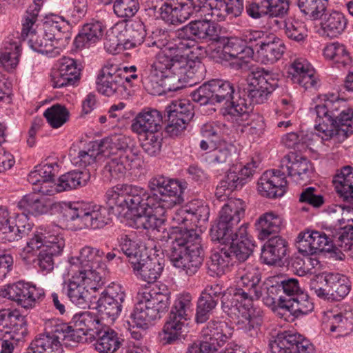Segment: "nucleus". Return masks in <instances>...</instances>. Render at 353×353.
I'll use <instances>...</instances> for the list:
<instances>
[{"instance_id":"obj_64","label":"nucleus","mask_w":353,"mask_h":353,"mask_svg":"<svg viewBox=\"0 0 353 353\" xmlns=\"http://www.w3.org/2000/svg\"><path fill=\"white\" fill-rule=\"evenodd\" d=\"M43 116L52 128H59L68 120L69 112L64 105L57 103L47 108Z\"/></svg>"},{"instance_id":"obj_16","label":"nucleus","mask_w":353,"mask_h":353,"mask_svg":"<svg viewBox=\"0 0 353 353\" xmlns=\"http://www.w3.org/2000/svg\"><path fill=\"white\" fill-rule=\"evenodd\" d=\"M149 286L145 285L139 294L138 303L127 320L131 337L137 341L142 338V334L137 328L147 329L154 319V298Z\"/></svg>"},{"instance_id":"obj_33","label":"nucleus","mask_w":353,"mask_h":353,"mask_svg":"<svg viewBox=\"0 0 353 353\" xmlns=\"http://www.w3.org/2000/svg\"><path fill=\"white\" fill-rule=\"evenodd\" d=\"M97 89L102 94L111 97L124 90V79L118 72L117 65H105L97 79Z\"/></svg>"},{"instance_id":"obj_41","label":"nucleus","mask_w":353,"mask_h":353,"mask_svg":"<svg viewBox=\"0 0 353 353\" xmlns=\"http://www.w3.org/2000/svg\"><path fill=\"white\" fill-rule=\"evenodd\" d=\"M188 32L193 39L208 41H219L217 26L208 19L203 17L202 20H194L181 28V35Z\"/></svg>"},{"instance_id":"obj_27","label":"nucleus","mask_w":353,"mask_h":353,"mask_svg":"<svg viewBox=\"0 0 353 353\" xmlns=\"http://www.w3.org/2000/svg\"><path fill=\"white\" fill-rule=\"evenodd\" d=\"M231 239L216 240L222 244L230 243L228 247V251L232 254L233 259H237L240 262L246 261L252 254L255 247V242L252 236H248V226L246 224H242L238 228L235 233L231 235Z\"/></svg>"},{"instance_id":"obj_11","label":"nucleus","mask_w":353,"mask_h":353,"mask_svg":"<svg viewBox=\"0 0 353 353\" xmlns=\"http://www.w3.org/2000/svg\"><path fill=\"white\" fill-rule=\"evenodd\" d=\"M193 312L192 296L189 293L179 294L174 301L169 319L165 322L163 330L159 333L163 345L171 344L179 339L183 323L190 319Z\"/></svg>"},{"instance_id":"obj_59","label":"nucleus","mask_w":353,"mask_h":353,"mask_svg":"<svg viewBox=\"0 0 353 353\" xmlns=\"http://www.w3.org/2000/svg\"><path fill=\"white\" fill-rule=\"evenodd\" d=\"M284 32L289 39L299 43H303L308 37V31L304 22L292 17L285 19Z\"/></svg>"},{"instance_id":"obj_5","label":"nucleus","mask_w":353,"mask_h":353,"mask_svg":"<svg viewBox=\"0 0 353 353\" xmlns=\"http://www.w3.org/2000/svg\"><path fill=\"white\" fill-rule=\"evenodd\" d=\"M145 234L148 238L150 243L145 246V250H140L139 242L132 238L130 235L122 234L118 239V245L122 252L129 259L133 265L134 270H137L145 285L150 288L154 283V263L151 257V251L154 250V240L153 232H148L144 230Z\"/></svg>"},{"instance_id":"obj_39","label":"nucleus","mask_w":353,"mask_h":353,"mask_svg":"<svg viewBox=\"0 0 353 353\" xmlns=\"http://www.w3.org/2000/svg\"><path fill=\"white\" fill-rule=\"evenodd\" d=\"M288 251V243L281 236L272 237L263 245L261 248V259L267 265L283 264Z\"/></svg>"},{"instance_id":"obj_8","label":"nucleus","mask_w":353,"mask_h":353,"mask_svg":"<svg viewBox=\"0 0 353 353\" xmlns=\"http://www.w3.org/2000/svg\"><path fill=\"white\" fill-rule=\"evenodd\" d=\"M65 217L75 222L77 228L99 229L110 221L109 210L103 206L89 203L74 202L65 204Z\"/></svg>"},{"instance_id":"obj_24","label":"nucleus","mask_w":353,"mask_h":353,"mask_svg":"<svg viewBox=\"0 0 353 353\" xmlns=\"http://www.w3.org/2000/svg\"><path fill=\"white\" fill-rule=\"evenodd\" d=\"M125 293L118 285L108 287L97 301L96 308L101 319L112 323L121 311V303L124 301Z\"/></svg>"},{"instance_id":"obj_12","label":"nucleus","mask_w":353,"mask_h":353,"mask_svg":"<svg viewBox=\"0 0 353 353\" xmlns=\"http://www.w3.org/2000/svg\"><path fill=\"white\" fill-rule=\"evenodd\" d=\"M226 300L222 310L231 318L238 319L237 325L244 334L252 339L258 336L263 323V312L252 303L232 304Z\"/></svg>"},{"instance_id":"obj_35","label":"nucleus","mask_w":353,"mask_h":353,"mask_svg":"<svg viewBox=\"0 0 353 353\" xmlns=\"http://www.w3.org/2000/svg\"><path fill=\"white\" fill-rule=\"evenodd\" d=\"M174 62L170 65L156 62V94L161 97L163 94L176 91L181 88L180 81L182 79L179 70L173 69Z\"/></svg>"},{"instance_id":"obj_47","label":"nucleus","mask_w":353,"mask_h":353,"mask_svg":"<svg viewBox=\"0 0 353 353\" xmlns=\"http://www.w3.org/2000/svg\"><path fill=\"white\" fill-rule=\"evenodd\" d=\"M21 51V41L19 37L6 38L3 51L0 54V63L6 70L11 71L17 66Z\"/></svg>"},{"instance_id":"obj_54","label":"nucleus","mask_w":353,"mask_h":353,"mask_svg":"<svg viewBox=\"0 0 353 353\" xmlns=\"http://www.w3.org/2000/svg\"><path fill=\"white\" fill-rule=\"evenodd\" d=\"M27 327L19 322L13 330L0 332L1 350L0 353H12L18 343L27 334Z\"/></svg>"},{"instance_id":"obj_32","label":"nucleus","mask_w":353,"mask_h":353,"mask_svg":"<svg viewBox=\"0 0 353 353\" xmlns=\"http://www.w3.org/2000/svg\"><path fill=\"white\" fill-rule=\"evenodd\" d=\"M283 306L277 307L274 312L286 321L306 315L314 310V303L307 292L303 291L292 299L285 301Z\"/></svg>"},{"instance_id":"obj_61","label":"nucleus","mask_w":353,"mask_h":353,"mask_svg":"<svg viewBox=\"0 0 353 353\" xmlns=\"http://www.w3.org/2000/svg\"><path fill=\"white\" fill-rule=\"evenodd\" d=\"M204 161L212 165H229L232 162V152L226 144L219 143V145L212 150L203 154Z\"/></svg>"},{"instance_id":"obj_23","label":"nucleus","mask_w":353,"mask_h":353,"mask_svg":"<svg viewBox=\"0 0 353 353\" xmlns=\"http://www.w3.org/2000/svg\"><path fill=\"white\" fill-rule=\"evenodd\" d=\"M57 320L48 319L45 321L44 332L40 334L30 344L28 353H62V345L59 334L63 332V327L57 325Z\"/></svg>"},{"instance_id":"obj_19","label":"nucleus","mask_w":353,"mask_h":353,"mask_svg":"<svg viewBox=\"0 0 353 353\" xmlns=\"http://www.w3.org/2000/svg\"><path fill=\"white\" fill-rule=\"evenodd\" d=\"M0 296L15 301L24 308L32 307L45 296L43 288L22 281L8 284L0 289Z\"/></svg>"},{"instance_id":"obj_44","label":"nucleus","mask_w":353,"mask_h":353,"mask_svg":"<svg viewBox=\"0 0 353 353\" xmlns=\"http://www.w3.org/2000/svg\"><path fill=\"white\" fill-rule=\"evenodd\" d=\"M104 31V26L99 21L85 23L76 36L74 44L77 48H89L99 41Z\"/></svg>"},{"instance_id":"obj_28","label":"nucleus","mask_w":353,"mask_h":353,"mask_svg":"<svg viewBox=\"0 0 353 353\" xmlns=\"http://www.w3.org/2000/svg\"><path fill=\"white\" fill-rule=\"evenodd\" d=\"M194 0H166L159 8L160 18L170 24L182 23L194 13Z\"/></svg>"},{"instance_id":"obj_45","label":"nucleus","mask_w":353,"mask_h":353,"mask_svg":"<svg viewBox=\"0 0 353 353\" xmlns=\"http://www.w3.org/2000/svg\"><path fill=\"white\" fill-rule=\"evenodd\" d=\"M263 46L257 50L261 61L264 64H273L282 58L286 47L283 41L271 34Z\"/></svg>"},{"instance_id":"obj_50","label":"nucleus","mask_w":353,"mask_h":353,"mask_svg":"<svg viewBox=\"0 0 353 353\" xmlns=\"http://www.w3.org/2000/svg\"><path fill=\"white\" fill-rule=\"evenodd\" d=\"M347 20L341 12L332 11L325 13L321 22L323 33L330 38L341 35L345 30Z\"/></svg>"},{"instance_id":"obj_46","label":"nucleus","mask_w":353,"mask_h":353,"mask_svg":"<svg viewBox=\"0 0 353 353\" xmlns=\"http://www.w3.org/2000/svg\"><path fill=\"white\" fill-rule=\"evenodd\" d=\"M283 225V218L274 212L263 213L259 217L255 223L258 237L261 240H265L270 235L279 233Z\"/></svg>"},{"instance_id":"obj_6","label":"nucleus","mask_w":353,"mask_h":353,"mask_svg":"<svg viewBox=\"0 0 353 353\" xmlns=\"http://www.w3.org/2000/svg\"><path fill=\"white\" fill-rule=\"evenodd\" d=\"M261 273L258 266L248 263L241 264L235 275L236 288L232 293L223 294L222 304L226 300L232 304L252 303L263 294L261 283Z\"/></svg>"},{"instance_id":"obj_18","label":"nucleus","mask_w":353,"mask_h":353,"mask_svg":"<svg viewBox=\"0 0 353 353\" xmlns=\"http://www.w3.org/2000/svg\"><path fill=\"white\" fill-rule=\"evenodd\" d=\"M271 353H314L313 343L299 333L284 331L269 341Z\"/></svg>"},{"instance_id":"obj_20","label":"nucleus","mask_w":353,"mask_h":353,"mask_svg":"<svg viewBox=\"0 0 353 353\" xmlns=\"http://www.w3.org/2000/svg\"><path fill=\"white\" fill-rule=\"evenodd\" d=\"M131 131L138 136L143 149L150 156L154 155V110L143 108L132 120Z\"/></svg>"},{"instance_id":"obj_60","label":"nucleus","mask_w":353,"mask_h":353,"mask_svg":"<svg viewBox=\"0 0 353 353\" xmlns=\"http://www.w3.org/2000/svg\"><path fill=\"white\" fill-rule=\"evenodd\" d=\"M172 42L171 36L168 31L160 29L156 33V47L159 51L156 53V62L166 65L171 64V54L168 44Z\"/></svg>"},{"instance_id":"obj_55","label":"nucleus","mask_w":353,"mask_h":353,"mask_svg":"<svg viewBox=\"0 0 353 353\" xmlns=\"http://www.w3.org/2000/svg\"><path fill=\"white\" fill-rule=\"evenodd\" d=\"M88 170H73L61 175L58 181L59 191H68L84 186L90 180Z\"/></svg>"},{"instance_id":"obj_58","label":"nucleus","mask_w":353,"mask_h":353,"mask_svg":"<svg viewBox=\"0 0 353 353\" xmlns=\"http://www.w3.org/2000/svg\"><path fill=\"white\" fill-rule=\"evenodd\" d=\"M325 59L332 61L338 67H345L350 64L351 58L346 47L339 42L327 44L323 50Z\"/></svg>"},{"instance_id":"obj_14","label":"nucleus","mask_w":353,"mask_h":353,"mask_svg":"<svg viewBox=\"0 0 353 353\" xmlns=\"http://www.w3.org/2000/svg\"><path fill=\"white\" fill-rule=\"evenodd\" d=\"M65 247V241L62 235L55 230L52 231L50 227H40L32 235L23 248L21 256L27 263L31 261L30 258L34 256L39 249H44L57 256Z\"/></svg>"},{"instance_id":"obj_13","label":"nucleus","mask_w":353,"mask_h":353,"mask_svg":"<svg viewBox=\"0 0 353 353\" xmlns=\"http://www.w3.org/2000/svg\"><path fill=\"white\" fill-rule=\"evenodd\" d=\"M103 283L97 275L88 276L85 273L69 270V277L64 285L70 301L79 307L86 308L90 302L89 290L96 291Z\"/></svg>"},{"instance_id":"obj_10","label":"nucleus","mask_w":353,"mask_h":353,"mask_svg":"<svg viewBox=\"0 0 353 353\" xmlns=\"http://www.w3.org/2000/svg\"><path fill=\"white\" fill-rule=\"evenodd\" d=\"M246 205L240 199L230 198L219 211L217 222L210 229L212 240L231 239L238 228L237 225L244 217Z\"/></svg>"},{"instance_id":"obj_63","label":"nucleus","mask_w":353,"mask_h":353,"mask_svg":"<svg viewBox=\"0 0 353 353\" xmlns=\"http://www.w3.org/2000/svg\"><path fill=\"white\" fill-rule=\"evenodd\" d=\"M54 319L57 321L56 323L57 325L63 327V332H60V334H59V336H61V342H64L66 345H73L72 343H83L87 341V335L81 330H79L77 327H75L74 325V328H72V326L62 322L59 319Z\"/></svg>"},{"instance_id":"obj_62","label":"nucleus","mask_w":353,"mask_h":353,"mask_svg":"<svg viewBox=\"0 0 353 353\" xmlns=\"http://www.w3.org/2000/svg\"><path fill=\"white\" fill-rule=\"evenodd\" d=\"M195 46V40L188 32L181 35V29L176 33V37L172 39V42L168 44L170 50L171 62H174V58L180 55L185 50L193 48Z\"/></svg>"},{"instance_id":"obj_21","label":"nucleus","mask_w":353,"mask_h":353,"mask_svg":"<svg viewBox=\"0 0 353 353\" xmlns=\"http://www.w3.org/2000/svg\"><path fill=\"white\" fill-rule=\"evenodd\" d=\"M260 161L254 159L245 165H233L230 168L219 185L216 188V195L219 199L223 196V194H229L230 192L239 190L248 182V179L252 176L255 170L259 166Z\"/></svg>"},{"instance_id":"obj_43","label":"nucleus","mask_w":353,"mask_h":353,"mask_svg":"<svg viewBox=\"0 0 353 353\" xmlns=\"http://www.w3.org/2000/svg\"><path fill=\"white\" fill-rule=\"evenodd\" d=\"M103 150V156H129L134 158L132 150L130 147L132 140L130 137L119 134L106 137L100 141Z\"/></svg>"},{"instance_id":"obj_34","label":"nucleus","mask_w":353,"mask_h":353,"mask_svg":"<svg viewBox=\"0 0 353 353\" xmlns=\"http://www.w3.org/2000/svg\"><path fill=\"white\" fill-rule=\"evenodd\" d=\"M57 70L52 75V85L55 88L73 85L80 79V68L76 60L63 57L56 64Z\"/></svg>"},{"instance_id":"obj_9","label":"nucleus","mask_w":353,"mask_h":353,"mask_svg":"<svg viewBox=\"0 0 353 353\" xmlns=\"http://www.w3.org/2000/svg\"><path fill=\"white\" fill-rule=\"evenodd\" d=\"M250 103L244 98L239 97L227 109V113L232 121L241 126V132L253 141H257L264 134L266 125L262 115L252 113Z\"/></svg>"},{"instance_id":"obj_57","label":"nucleus","mask_w":353,"mask_h":353,"mask_svg":"<svg viewBox=\"0 0 353 353\" xmlns=\"http://www.w3.org/2000/svg\"><path fill=\"white\" fill-rule=\"evenodd\" d=\"M41 3L40 0H34V3L30 6L26 10L22 21V29L21 32V37L23 40H27L33 34L37 33V21L38 20L39 13L41 10Z\"/></svg>"},{"instance_id":"obj_22","label":"nucleus","mask_w":353,"mask_h":353,"mask_svg":"<svg viewBox=\"0 0 353 353\" xmlns=\"http://www.w3.org/2000/svg\"><path fill=\"white\" fill-rule=\"evenodd\" d=\"M248 86L250 101L253 103L263 104L279 86V79L276 74L262 70L253 73Z\"/></svg>"},{"instance_id":"obj_51","label":"nucleus","mask_w":353,"mask_h":353,"mask_svg":"<svg viewBox=\"0 0 353 353\" xmlns=\"http://www.w3.org/2000/svg\"><path fill=\"white\" fill-rule=\"evenodd\" d=\"M94 349L99 353H114L121 345L118 334L112 329H100L94 336Z\"/></svg>"},{"instance_id":"obj_31","label":"nucleus","mask_w":353,"mask_h":353,"mask_svg":"<svg viewBox=\"0 0 353 353\" xmlns=\"http://www.w3.org/2000/svg\"><path fill=\"white\" fill-rule=\"evenodd\" d=\"M287 184L285 170H267L259 178L258 191L261 196L269 199L281 197L286 192Z\"/></svg>"},{"instance_id":"obj_48","label":"nucleus","mask_w":353,"mask_h":353,"mask_svg":"<svg viewBox=\"0 0 353 353\" xmlns=\"http://www.w3.org/2000/svg\"><path fill=\"white\" fill-rule=\"evenodd\" d=\"M173 69L179 70L184 80L190 81L191 84H196L205 77V65L199 60H187L185 63L174 62Z\"/></svg>"},{"instance_id":"obj_25","label":"nucleus","mask_w":353,"mask_h":353,"mask_svg":"<svg viewBox=\"0 0 353 353\" xmlns=\"http://www.w3.org/2000/svg\"><path fill=\"white\" fill-rule=\"evenodd\" d=\"M242 42L236 38L223 39L222 58L230 61L236 70L247 68L254 54L252 47H247Z\"/></svg>"},{"instance_id":"obj_36","label":"nucleus","mask_w":353,"mask_h":353,"mask_svg":"<svg viewBox=\"0 0 353 353\" xmlns=\"http://www.w3.org/2000/svg\"><path fill=\"white\" fill-rule=\"evenodd\" d=\"M194 13L211 22L223 21L232 14L231 6L224 0H196L194 2Z\"/></svg>"},{"instance_id":"obj_38","label":"nucleus","mask_w":353,"mask_h":353,"mask_svg":"<svg viewBox=\"0 0 353 353\" xmlns=\"http://www.w3.org/2000/svg\"><path fill=\"white\" fill-rule=\"evenodd\" d=\"M203 341L211 344L216 352L231 336V332L228 324L224 321L212 320L203 327L201 332Z\"/></svg>"},{"instance_id":"obj_15","label":"nucleus","mask_w":353,"mask_h":353,"mask_svg":"<svg viewBox=\"0 0 353 353\" xmlns=\"http://www.w3.org/2000/svg\"><path fill=\"white\" fill-rule=\"evenodd\" d=\"M234 89L233 85L228 81L222 79H212L203 83L198 89L193 91L190 97L193 101L204 105L208 103H230L225 110L227 114V109L232 105Z\"/></svg>"},{"instance_id":"obj_56","label":"nucleus","mask_w":353,"mask_h":353,"mask_svg":"<svg viewBox=\"0 0 353 353\" xmlns=\"http://www.w3.org/2000/svg\"><path fill=\"white\" fill-rule=\"evenodd\" d=\"M108 158L104 167V172L108 173L112 179H120L123 177L127 170L131 169V163L134 158H130L129 156H105Z\"/></svg>"},{"instance_id":"obj_52","label":"nucleus","mask_w":353,"mask_h":353,"mask_svg":"<svg viewBox=\"0 0 353 353\" xmlns=\"http://www.w3.org/2000/svg\"><path fill=\"white\" fill-rule=\"evenodd\" d=\"M303 291L296 279L289 278L281 281L280 283H277L276 285H271L270 292L279 294L278 307H280L285 304V300H291Z\"/></svg>"},{"instance_id":"obj_53","label":"nucleus","mask_w":353,"mask_h":353,"mask_svg":"<svg viewBox=\"0 0 353 353\" xmlns=\"http://www.w3.org/2000/svg\"><path fill=\"white\" fill-rule=\"evenodd\" d=\"M72 322L75 327L81 330L90 337L94 336L101 327V321L99 316L89 311L76 314L72 318Z\"/></svg>"},{"instance_id":"obj_42","label":"nucleus","mask_w":353,"mask_h":353,"mask_svg":"<svg viewBox=\"0 0 353 353\" xmlns=\"http://www.w3.org/2000/svg\"><path fill=\"white\" fill-rule=\"evenodd\" d=\"M332 182L339 197L353 205V168L349 165L342 168L334 175Z\"/></svg>"},{"instance_id":"obj_3","label":"nucleus","mask_w":353,"mask_h":353,"mask_svg":"<svg viewBox=\"0 0 353 353\" xmlns=\"http://www.w3.org/2000/svg\"><path fill=\"white\" fill-rule=\"evenodd\" d=\"M332 218H336L341 225L335 234H330L316 230L301 232L297 236L296 246L298 251L305 256L314 255L318 252H334L353 250V219L348 217L350 211L341 205H334L328 209Z\"/></svg>"},{"instance_id":"obj_1","label":"nucleus","mask_w":353,"mask_h":353,"mask_svg":"<svg viewBox=\"0 0 353 353\" xmlns=\"http://www.w3.org/2000/svg\"><path fill=\"white\" fill-rule=\"evenodd\" d=\"M152 181L150 192L133 184H117L105 193L107 203L112 208L117 206L121 210H128L137 214L128 220V225L137 229L154 230V192Z\"/></svg>"},{"instance_id":"obj_4","label":"nucleus","mask_w":353,"mask_h":353,"mask_svg":"<svg viewBox=\"0 0 353 353\" xmlns=\"http://www.w3.org/2000/svg\"><path fill=\"white\" fill-rule=\"evenodd\" d=\"M69 24L59 17L48 19L43 23V33L33 34L28 39L30 48L41 54L54 57L59 54L70 39Z\"/></svg>"},{"instance_id":"obj_30","label":"nucleus","mask_w":353,"mask_h":353,"mask_svg":"<svg viewBox=\"0 0 353 353\" xmlns=\"http://www.w3.org/2000/svg\"><path fill=\"white\" fill-rule=\"evenodd\" d=\"M183 188L176 180L166 179L163 176L156 178V216H163L165 213V207L159 201L169 202L168 205L179 203L183 201Z\"/></svg>"},{"instance_id":"obj_29","label":"nucleus","mask_w":353,"mask_h":353,"mask_svg":"<svg viewBox=\"0 0 353 353\" xmlns=\"http://www.w3.org/2000/svg\"><path fill=\"white\" fill-rule=\"evenodd\" d=\"M33 223L24 213H15L0 226V241L3 243L17 241L28 235Z\"/></svg>"},{"instance_id":"obj_7","label":"nucleus","mask_w":353,"mask_h":353,"mask_svg":"<svg viewBox=\"0 0 353 353\" xmlns=\"http://www.w3.org/2000/svg\"><path fill=\"white\" fill-rule=\"evenodd\" d=\"M315 106L316 114L315 130L322 142H330L337 135L336 119L338 112L345 107V101L335 94H324Z\"/></svg>"},{"instance_id":"obj_40","label":"nucleus","mask_w":353,"mask_h":353,"mask_svg":"<svg viewBox=\"0 0 353 353\" xmlns=\"http://www.w3.org/2000/svg\"><path fill=\"white\" fill-rule=\"evenodd\" d=\"M101 156H103V150L98 141L90 143L86 148L82 150L72 147L69 150V157L73 164L84 168L91 166L94 170Z\"/></svg>"},{"instance_id":"obj_26","label":"nucleus","mask_w":353,"mask_h":353,"mask_svg":"<svg viewBox=\"0 0 353 353\" xmlns=\"http://www.w3.org/2000/svg\"><path fill=\"white\" fill-rule=\"evenodd\" d=\"M66 202H54L50 199H40L33 194L23 196L17 203V207L21 210V213L39 216L46 214H54L63 210L66 213Z\"/></svg>"},{"instance_id":"obj_37","label":"nucleus","mask_w":353,"mask_h":353,"mask_svg":"<svg viewBox=\"0 0 353 353\" xmlns=\"http://www.w3.org/2000/svg\"><path fill=\"white\" fill-rule=\"evenodd\" d=\"M280 168L296 183L306 181L311 177L313 167L311 162L304 157L285 155L281 161Z\"/></svg>"},{"instance_id":"obj_2","label":"nucleus","mask_w":353,"mask_h":353,"mask_svg":"<svg viewBox=\"0 0 353 353\" xmlns=\"http://www.w3.org/2000/svg\"><path fill=\"white\" fill-rule=\"evenodd\" d=\"M165 221L163 217H156V239L162 254L166 253L174 267L183 269L188 275L194 274L203 261L200 235L196 230H190L172 239L166 228L161 227Z\"/></svg>"},{"instance_id":"obj_49","label":"nucleus","mask_w":353,"mask_h":353,"mask_svg":"<svg viewBox=\"0 0 353 353\" xmlns=\"http://www.w3.org/2000/svg\"><path fill=\"white\" fill-rule=\"evenodd\" d=\"M234 259L227 247L211 254L208 262V273L212 276H220L224 274L233 265Z\"/></svg>"},{"instance_id":"obj_17","label":"nucleus","mask_w":353,"mask_h":353,"mask_svg":"<svg viewBox=\"0 0 353 353\" xmlns=\"http://www.w3.org/2000/svg\"><path fill=\"white\" fill-rule=\"evenodd\" d=\"M104 255L105 253L99 249L85 246L81 249L79 256L70 259V271L85 273L88 276L97 275L101 281H103L106 274Z\"/></svg>"}]
</instances>
